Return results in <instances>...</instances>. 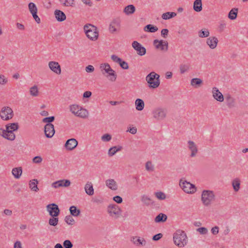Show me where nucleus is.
Instances as JSON below:
<instances>
[{
    "mask_svg": "<svg viewBox=\"0 0 248 248\" xmlns=\"http://www.w3.org/2000/svg\"><path fill=\"white\" fill-rule=\"evenodd\" d=\"M173 242L175 245L180 248L184 247L187 243V237L185 232L181 230H178L173 234Z\"/></svg>",
    "mask_w": 248,
    "mask_h": 248,
    "instance_id": "nucleus-1",
    "label": "nucleus"
},
{
    "mask_svg": "<svg viewBox=\"0 0 248 248\" xmlns=\"http://www.w3.org/2000/svg\"><path fill=\"white\" fill-rule=\"evenodd\" d=\"M160 76L155 72L149 73L146 77V80L150 88L155 89L160 85Z\"/></svg>",
    "mask_w": 248,
    "mask_h": 248,
    "instance_id": "nucleus-2",
    "label": "nucleus"
},
{
    "mask_svg": "<svg viewBox=\"0 0 248 248\" xmlns=\"http://www.w3.org/2000/svg\"><path fill=\"white\" fill-rule=\"evenodd\" d=\"M84 30L87 37L92 41H95L98 38V32L97 28L90 24L84 26Z\"/></svg>",
    "mask_w": 248,
    "mask_h": 248,
    "instance_id": "nucleus-3",
    "label": "nucleus"
},
{
    "mask_svg": "<svg viewBox=\"0 0 248 248\" xmlns=\"http://www.w3.org/2000/svg\"><path fill=\"white\" fill-rule=\"evenodd\" d=\"M14 116V112L12 109L8 106L2 107L0 111V118L3 121H8Z\"/></svg>",
    "mask_w": 248,
    "mask_h": 248,
    "instance_id": "nucleus-4",
    "label": "nucleus"
},
{
    "mask_svg": "<svg viewBox=\"0 0 248 248\" xmlns=\"http://www.w3.org/2000/svg\"><path fill=\"white\" fill-rule=\"evenodd\" d=\"M213 192L210 190H203L202 195V201L205 206H208L214 199Z\"/></svg>",
    "mask_w": 248,
    "mask_h": 248,
    "instance_id": "nucleus-5",
    "label": "nucleus"
},
{
    "mask_svg": "<svg viewBox=\"0 0 248 248\" xmlns=\"http://www.w3.org/2000/svg\"><path fill=\"white\" fill-rule=\"evenodd\" d=\"M109 215L114 218H118L121 214V210L116 204H110L108 207Z\"/></svg>",
    "mask_w": 248,
    "mask_h": 248,
    "instance_id": "nucleus-6",
    "label": "nucleus"
},
{
    "mask_svg": "<svg viewBox=\"0 0 248 248\" xmlns=\"http://www.w3.org/2000/svg\"><path fill=\"white\" fill-rule=\"evenodd\" d=\"M179 185L183 190L187 193H194L196 190V188L194 185L186 181L182 182L181 180Z\"/></svg>",
    "mask_w": 248,
    "mask_h": 248,
    "instance_id": "nucleus-7",
    "label": "nucleus"
},
{
    "mask_svg": "<svg viewBox=\"0 0 248 248\" xmlns=\"http://www.w3.org/2000/svg\"><path fill=\"white\" fill-rule=\"evenodd\" d=\"M121 27L120 21L118 19H113L109 26V31L111 33H117L119 32Z\"/></svg>",
    "mask_w": 248,
    "mask_h": 248,
    "instance_id": "nucleus-8",
    "label": "nucleus"
},
{
    "mask_svg": "<svg viewBox=\"0 0 248 248\" xmlns=\"http://www.w3.org/2000/svg\"><path fill=\"white\" fill-rule=\"evenodd\" d=\"M46 209L49 214L52 217H58L60 212L58 206L55 203H51L46 206Z\"/></svg>",
    "mask_w": 248,
    "mask_h": 248,
    "instance_id": "nucleus-9",
    "label": "nucleus"
},
{
    "mask_svg": "<svg viewBox=\"0 0 248 248\" xmlns=\"http://www.w3.org/2000/svg\"><path fill=\"white\" fill-rule=\"evenodd\" d=\"M44 132L46 138H52L55 133L54 125L52 124H46L44 127Z\"/></svg>",
    "mask_w": 248,
    "mask_h": 248,
    "instance_id": "nucleus-10",
    "label": "nucleus"
},
{
    "mask_svg": "<svg viewBox=\"0 0 248 248\" xmlns=\"http://www.w3.org/2000/svg\"><path fill=\"white\" fill-rule=\"evenodd\" d=\"M132 45V47L137 51L138 55L143 56L146 54V48L137 41H134Z\"/></svg>",
    "mask_w": 248,
    "mask_h": 248,
    "instance_id": "nucleus-11",
    "label": "nucleus"
},
{
    "mask_svg": "<svg viewBox=\"0 0 248 248\" xmlns=\"http://www.w3.org/2000/svg\"><path fill=\"white\" fill-rule=\"evenodd\" d=\"M48 67L54 73L60 75L61 74V66L58 62L51 61L48 63Z\"/></svg>",
    "mask_w": 248,
    "mask_h": 248,
    "instance_id": "nucleus-12",
    "label": "nucleus"
},
{
    "mask_svg": "<svg viewBox=\"0 0 248 248\" xmlns=\"http://www.w3.org/2000/svg\"><path fill=\"white\" fill-rule=\"evenodd\" d=\"M154 117L157 120H162L166 116V112L165 109L158 108L153 111Z\"/></svg>",
    "mask_w": 248,
    "mask_h": 248,
    "instance_id": "nucleus-13",
    "label": "nucleus"
},
{
    "mask_svg": "<svg viewBox=\"0 0 248 248\" xmlns=\"http://www.w3.org/2000/svg\"><path fill=\"white\" fill-rule=\"evenodd\" d=\"M154 45L156 48L160 49L162 50H168V43L167 41H163V40L158 41L155 39L154 41Z\"/></svg>",
    "mask_w": 248,
    "mask_h": 248,
    "instance_id": "nucleus-14",
    "label": "nucleus"
},
{
    "mask_svg": "<svg viewBox=\"0 0 248 248\" xmlns=\"http://www.w3.org/2000/svg\"><path fill=\"white\" fill-rule=\"evenodd\" d=\"M70 184L71 182L69 180L63 179L53 183L52 186L55 188L62 186L67 187L70 186Z\"/></svg>",
    "mask_w": 248,
    "mask_h": 248,
    "instance_id": "nucleus-15",
    "label": "nucleus"
},
{
    "mask_svg": "<svg viewBox=\"0 0 248 248\" xmlns=\"http://www.w3.org/2000/svg\"><path fill=\"white\" fill-rule=\"evenodd\" d=\"M78 141L75 139L68 140L65 144V147L68 150H72L78 145Z\"/></svg>",
    "mask_w": 248,
    "mask_h": 248,
    "instance_id": "nucleus-16",
    "label": "nucleus"
},
{
    "mask_svg": "<svg viewBox=\"0 0 248 248\" xmlns=\"http://www.w3.org/2000/svg\"><path fill=\"white\" fill-rule=\"evenodd\" d=\"M213 96L214 98L219 102H222L224 100V97L221 93L216 87H214L212 89Z\"/></svg>",
    "mask_w": 248,
    "mask_h": 248,
    "instance_id": "nucleus-17",
    "label": "nucleus"
},
{
    "mask_svg": "<svg viewBox=\"0 0 248 248\" xmlns=\"http://www.w3.org/2000/svg\"><path fill=\"white\" fill-rule=\"evenodd\" d=\"M218 39L216 37L211 36L207 38L206 43L211 49H214L216 47L218 43Z\"/></svg>",
    "mask_w": 248,
    "mask_h": 248,
    "instance_id": "nucleus-18",
    "label": "nucleus"
},
{
    "mask_svg": "<svg viewBox=\"0 0 248 248\" xmlns=\"http://www.w3.org/2000/svg\"><path fill=\"white\" fill-rule=\"evenodd\" d=\"M54 15L55 18L59 22L63 21L66 19V15L62 11L60 10H56L54 11Z\"/></svg>",
    "mask_w": 248,
    "mask_h": 248,
    "instance_id": "nucleus-19",
    "label": "nucleus"
},
{
    "mask_svg": "<svg viewBox=\"0 0 248 248\" xmlns=\"http://www.w3.org/2000/svg\"><path fill=\"white\" fill-rule=\"evenodd\" d=\"M188 143L189 144V149L191 151V154L190 155L191 157H194L196 155L198 152L197 146L193 141L191 140L188 141Z\"/></svg>",
    "mask_w": 248,
    "mask_h": 248,
    "instance_id": "nucleus-20",
    "label": "nucleus"
},
{
    "mask_svg": "<svg viewBox=\"0 0 248 248\" xmlns=\"http://www.w3.org/2000/svg\"><path fill=\"white\" fill-rule=\"evenodd\" d=\"M12 173L15 178L18 179L22 174V169L21 167L13 168Z\"/></svg>",
    "mask_w": 248,
    "mask_h": 248,
    "instance_id": "nucleus-21",
    "label": "nucleus"
},
{
    "mask_svg": "<svg viewBox=\"0 0 248 248\" xmlns=\"http://www.w3.org/2000/svg\"><path fill=\"white\" fill-rule=\"evenodd\" d=\"M132 241L137 246H145L146 244V242L144 238L140 239L137 236L133 237Z\"/></svg>",
    "mask_w": 248,
    "mask_h": 248,
    "instance_id": "nucleus-22",
    "label": "nucleus"
},
{
    "mask_svg": "<svg viewBox=\"0 0 248 248\" xmlns=\"http://www.w3.org/2000/svg\"><path fill=\"white\" fill-rule=\"evenodd\" d=\"M106 183V185L111 189L115 190L117 189V185L113 179L107 180Z\"/></svg>",
    "mask_w": 248,
    "mask_h": 248,
    "instance_id": "nucleus-23",
    "label": "nucleus"
},
{
    "mask_svg": "<svg viewBox=\"0 0 248 248\" xmlns=\"http://www.w3.org/2000/svg\"><path fill=\"white\" fill-rule=\"evenodd\" d=\"M238 9L237 8H234L231 10L228 14V17L231 20H234L236 18Z\"/></svg>",
    "mask_w": 248,
    "mask_h": 248,
    "instance_id": "nucleus-24",
    "label": "nucleus"
},
{
    "mask_svg": "<svg viewBox=\"0 0 248 248\" xmlns=\"http://www.w3.org/2000/svg\"><path fill=\"white\" fill-rule=\"evenodd\" d=\"M85 190L86 193L90 196L93 195L94 193L93 186L91 182H88L86 184L85 186Z\"/></svg>",
    "mask_w": 248,
    "mask_h": 248,
    "instance_id": "nucleus-25",
    "label": "nucleus"
},
{
    "mask_svg": "<svg viewBox=\"0 0 248 248\" xmlns=\"http://www.w3.org/2000/svg\"><path fill=\"white\" fill-rule=\"evenodd\" d=\"M136 108L139 111L143 110L144 107V101L141 99H137L135 101Z\"/></svg>",
    "mask_w": 248,
    "mask_h": 248,
    "instance_id": "nucleus-26",
    "label": "nucleus"
},
{
    "mask_svg": "<svg viewBox=\"0 0 248 248\" xmlns=\"http://www.w3.org/2000/svg\"><path fill=\"white\" fill-rule=\"evenodd\" d=\"M60 3L65 7H74L75 6V0H59Z\"/></svg>",
    "mask_w": 248,
    "mask_h": 248,
    "instance_id": "nucleus-27",
    "label": "nucleus"
},
{
    "mask_svg": "<svg viewBox=\"0 0 248 248\" xmlns=\"http://www.w3.org/2000/svg\"><path fill=\"white\" fill-rule=\"evenodd\" d=\"M193 9L197 12H201L202 10V0H196L194 2Z\"/></svg>",
    "mask_w": 248,
    "mask_h": 248,
    "instance_id": "nucleus-28",
    "label": "nucleus"
},
{
    "mask_svg": "<svg viewBox=\"0 0 248 248\" xmlns=\"http://www.w3.org/2000/svg\"><path fill=\"white\" fill-rule=\"evenodd\" d=\"M38 181L37 179H33L32 181H30L29 183L30 187L31 190L37 192L39 190V188L37 186Z\"/></svg>",
    "mask_w": 248,
    "mask_h": 248,
    "instance_id": "nucleus-29",
    "label": "nucleus"
},
{
    "mask_svg": "<svg viewBox=\"0 0 248 248\" xmlns=\"http://www.w3.org/2000/svg\"><path fill=\"white\" fill-rule=\"evenodd\" d=\"M88 115L89 113L87 110L81 107L76 116L82 118H86Z\"/></svg>",
    "mask_w": 248,
    "mask_h": 248,
    "instance_id": "nucleus-30",
    "label": "nucleus"
},
{
    "mask_svg": "<svg viewBox=\"0 0 248 248\" xmlns=\"http://www.w3.org/2000/svg\"><path fill=\"white\" fill-rule=\"evenodd\" d=\"M202 83V81L201 79L199 78H194L191 80V86L196 88L200 87Z\"/></svg>",
    "mask_w": 248,
    "mask_h": 248,
    "instance_id": "nucleus-31",
    "label": "nucleus"
},
{
    "mask_svg": "<svg viewBox=\"0 0 248 248\" xmlns=\"http://www.w3.org/2000/svg\"><path fill=\"white\" fill-rule=\"evenodd\" d=\"M144 30L147 32H155L158 30V28L152 24H148L144 27Z\"/></svg>",
    "mask_w": 248,
    "mask_h": 248,
    "instance_id": "nucleus-32",
    "label": "nucleus"
},
{
    "mask_svg": "<svg viewBox=\"0 0 248 248\" xmlns=\"http://www.w3.org/2000/svg\"><path fill=\"white\" fill-rule=\"evenodd\" d=\"M14 132V131L7 130L6 128V139L9 140H14L16 138V136Z\"/></svg>",
    "mask_w": 248,
    "mask_h": 248,
    "instance_id": "nucleus-33",
    "label": "nucleus"
},
{
    "mask_svg": "<svg viewBox=\"0 0 248 248\" xmlns=\"http://www.w3.org/2000/svg\"><path fill=\"white\" fill-rule=\"evenodd\" d=\"M167 219V216L163 213H160L157 215L155 219L156 222H163L166 221Z\"/></svg>",
    "mask_w": 248,
    "mask_h": 248,
    "instance_id": "nucleus-34",
    "label": "nucleus"
},
{
    "mask_svg": "<svg viewBox=\"0 0 248 248\" xmlns=\"http://www.w3.org/2000/svg\"><path fill=\"white\" fill-rule=\"evenodd\" d=\"M135 11V7L133 5H129L126 6L124 9V12L126 15H130L134 13Z\"/></svg>",
    "mask_w": 248,
    "mask_h": 248,
    "instance_id": "nucleus-35",
    "label": "nucleus"
},
{
    "mask_svg": "<svg viewBox=\"0 0 248 248\" xmlns=\"http://www.w3.org/2000/svg\"><path fill=\"white\" fill-rule=\"evenodd\" d=\"M209 31L206 28H204L200 30L198 32V35L200 37L205 38L209 35Z\"/></svg>",
    "mask_w": 248,
    "mask_h": 248,
    "instance_id": "nucleus-36",
    "label": "nucleus"
},
{
    "mask_svg": "<svg viewBox=\"0 0 248 248\" xmlns=\"http://www.w3.org/2000/svg\"><path fill=\"white\" fill-rule=\"evenodd\" d=\"M69 211L71 215L75 217L78 216L80 213V210L77 209L75 206H71L69 208Z\"/></svg>",
    "mask_w": 248,
    "mask_h": 248,
    "instance_id": "nucleus-37",
    "label": "nucleus"
},
{
    "mask_svg": "<svg viewBox=\"0 0 248 248\" xmlns=\"http://www.w3.org/2000/svg\"><path fill=\"white\" fill-rule=\"evenodd\" d=\"M19 128L18 123H11L6 125L7 130H11L12 131H16Z\"/></svg>",
    "mask_w": 248,
    "mask_h": 248,
    "instance_id": "nucleus-38",
    "label": "nucleus"
},
{
    "mask_svg": "<svg viewBox=\"0 0 248 248\" xmlns=\"http://www.w3.org/2000/svg\"><path fill=\"white\" fill-rule=\"evenodd\" d=\"M122 147L121 146H114L110 148L108 151V155L109 156H112L114 155L117 152L120 151L122 149Z\"/></svg>",
    "mask_w": 248,
    "mask_h": 248,
    "instance_id": "nucleus-39",
    "label": "nucleus"
},
{
    "mask_svg": "<svg viewBox=\"0 0 248 248\" xmlns=\"http://www.w3.org/2000/svg\"><path fill=\"white\" fill-rule=\"evenodd\" d=\"M176 16V13L174 12H167L165 13H164L162 15V18L163 19H169L170 18H171L172 17H173Z\"/></svg>",
    "mask_w": 248,
    "mask_h": 248,
    "instance_id": "nucleus-40",
    "label": "nucleus"
},
{
    "mask_svg": "<svg viewBox=\"0 0 248 248\" xmlns=\"http://www.w3.org/2000/svg\"><path fill=\"white\" fill-rule=\"evenodd\" d=\"M232 185L235 191H238L240 188V181L239 179L236 178L233 180Z\"/></svg>",
    "mask_w": 248,
    "mask_h": 248,
    "instance_id": "nucleus-41",
    "label": "nucleus"
},
{
    "mask_svg": "<svg viewBox=\"0 0 248 248\" xmlns=\"http://www.w3.org/2000/svg\"><path fill=\"white\" fill-rule=\"evenodd\" d=\"M100 69H101V71H102L104 70L106 73L107 72H112V68L110 67L109 64L106 63L104 64H101L100 65Z\"/></svg>",
    "mask_w": 248,
    "mask_h": 248,
    "instance_id": "nucleus-42",
    "label": "nucleus"
},
{
    "mask_svg": "<svg viewBox=\"0 0 248 248\" xmlns=\"http://www.w3.org/2000/svg\"><path fill=\"white\" fill-rule=\"evenodd\" d=\"M38 90L37 86L36 85H34L33 87H31L30 89V94L32 96H37L38 95Z\"/></svg>",
    "mask_w": 248,
    "mask_h": 248,
    "instance_id": "nucleus-43",
    "label": "nucleus"
},
{
    "mask_svg": "<svg viewBox=\"0 0 248 248\" xmlns=\"http://www.w3.org/2000/svg\"><path fill=\"white\" fill-rule=\"evenodd\" d=\"M226 100L227 103V105L229 108H232L234 106V99L230 96L228 95L226 97Z\"/></svg>",
    "mask_w": 248,
    "mask_h": 248,
    "instance_id": "nucleus-44",
    "label": "nucleus"
},
{
    "mask_svg": "<svg viewBox=\"0 0 248 248\" xmlns=\"http://www.w3.org/2000/svg\"><path fill=\"white\" fill-rule=\"evenodd\" d=\"M28 6L29 11L31 14L37 12V8L34 3H29Z\"/></svg>",
    "mask_w": 248,
    "mask_h": 248,
    "instance_id": "nucleus-45",
    "label": "nucleus"
},
{
    "mask_svg": "<svg viewBox=\"0 0 248 248\" xmlns=\"http://www.w3.org/2000/svg\"><path fill=\"white\" fill-rule=\"evenodd\" d=\"M80 108L78 105H72L70 106V111L75 115H77Z\"/></svg>",
    "mask_w": 248,
    "mask_h": 248,
    "instance_id": "nucleus-46",
    "label": "nucleus"
},
{
    "mask_svg": "<svg viewBox=\"0 0 248 248\" xmlns=\"http://www.w3.org/2000/svg\"><path fill=\"white\" fill-rule=\"evenodd\" d=\"M106 73L108 74L107 77H110V80H111V81H115L116 80L117 75L116 74L115 71L113 69H112V72H107Z\"/></svg>",
    "mask_w": 248,
    "mask_h": 248,
    "instance_id": "nucleus-47",
    "label": "nucleus"
},
{
    "mask_svg": "<svg viewBox=\"0 0 248 248\" xmlns=\"http://www.w3.org/2000/svg\"><path fill=\"white\" fill-rule=\"evenodd\" d=\"M59 219L58 217H52L49 219L48 223L51 226H55L58 224Z\"/></svg>",
    "mask_w": 248,
    "mask_h": 248,
    "instance_id": "nucleus-48",
    "label": "nucleus"
},
{
    "mask_svg": "<svg viewBox=\"0 0 248 248\" xmlns=\"http://www.w3.org/2000/svg\"><path fill=\"white\" fill-rule=\"evenodd\" d=\"M65 221L69 225H73L74 223V219L70 215L65 217Z\"/></svg>",
    "mask_w": 248,
    "mask_h": 248,
    "instance_id": "nucleus-49",
    "label": "nucleus"
},
{
    "mask_svg": "<svg viewBox=\"0 0 248 248\" xmlns=\"http://www.w3.org/2000/svg\"><path fill=\"white\" fill-rule=\"evenodd\" d=\"M189 68L188 64H181L180 66V70L181 74L184 73Z\"/></svg>",
    "mask_w": 248,
    "mask_h": 248,
    "instance_id": "nucleus-50",
    "label": "nucleus"
},
{
    "mask_svg": "<svg viewBox=\"0 0 248 248\" xmlns=\"http://www.w3.org/2000/svg\"><path fill=\"white\" fill-rule=\"evenodd\" d=\"M55 120L54 116H50L48 117H45L42 120V122L43 123L51 124L52 122H53Z\"/></svg>",
    "mask_w": 248,
    "mask_h": 248,
    "instance_id": "nucleus-51",
    "label": "nucleus"
},
{
    "mask_svg": "<svg viewBox=\"0 0 248 248\" xmlns=\"http://www.w3.org/2000/svg\"><path fill=\"white\" fill-rule=\"evenodd\" d=\"M64 248H72L73 245L72 242L69 240H65L63 243Z\"/></svg>",
    "mask_w": 248,
    "mask_h": 248,
    "instance_id": "nucleus-52",
    "label": "nucleus"
},
{
    "mask_svg": "<svg viewBox=\"0 0 248 248\" xmlns=\"http://www.w3.org/2000/svg\"><path fill=\"white\" fill-rule=\"evenodd\" d=\"M155 196L159 200H164L166 198L165 194L162 192H157L155 193Z\"/></svg>",
    "mask_w": 248,
    "mask_h": 248,
    "instance_id": "nucleus-53",
    "label": "nucleus"
},
{
    "mask_svg": "<svg viewBox=\"0 0 248 248\" xmlns=\"http://www.w3.org/2000/svg\"><path fill=\"white\" fill-rule=\"evenodd\" d=\"M119 64H120V66L124 69H128V63L124 62V61H123L121 60V62H120L119 63Z\"/></svg>",
    "mask_w": 248,
    "mask_h": 248,
    "instance_id": "nucleus-54",
    "label": "nucleus"
},
{
    "mask_svg": "<svg viewBox=\"0 0 248 248\" xmlns=\"http://www.w3.org/2000/svg\"><path fill=\"white\" fill-rule=\"evenodd\" d=\"M146 169L148 171H153L154 170L153 166L151 162L148 161L146 163Z\"/></svg>",
    "mask_w": 248,
    "mask_h": 248,
    "instance_id": "nucleus-55",
    "label": "nucleus"
},
{
    "mask_svg": "<svg viewBox=\"0 0 248 248\" xmlns=\"http://www.w3.org/2000/svg\"><path fill=\"white\" fill-rule=\"evenodd\" d=\"M101 139L103 141H108L111 140V137L110 135H109L108 134H106L104 135L102 137Z\"/></svg>",
    "mask_w": 248,
    "mask_h": 248,
    "instance_id": "nucleus-56",
    "label": "nucleus"
},
{
    "mask_svg": "<svg viewBox=\"0 0 248 248\" xmlns=\"http://www.w3.org/2000/svg\"><path fill=\"white\" fill-rule=\"evenodd\" d=\"M197 231L199 232L201 234H204L207 233V229L204 227H201L197 229Z\"/></svg>",
    "mask_w": 248,
    "mask_h": 248,
    "instance_id": "nucleus-57",
    "label": "nucleus"
},
{
    "mask_svg": "<svg viewBox=\"0 0 248 248\" xmlns=\"http://www.w3.org/2000/svg\"><path fill=\"white\" fill-rule=\"evenodd\" d=\"M111 59L113 61L118 63L121 62V59L119 58L117 56L115 55H111Z\"/></svg>",
    "mask_w": 248,
    "mask_h": 248,
    "instance_id": "nucleus-58",
    "label": "nucleus"
},
{
    "mask_svg": "<svg viewBox=\"0 0 248 248\" xmlns=\"http://www.w3.org/2000/svg\"><path fill=\"white\" fill-rule=\"evenodd\" d=\"M32 161L35 163H39L42 162V158L40 156H36L33 158Z\"/></svg>",
    "mask_w": 248,
    "mask_h": 248,
    "instance_id": "nucleus-59",
    "label": "nucleus"
},
{
    "mask_svg": "<svg viewBox=\"0 0 248 248\" xmlns=\"http://www.w3.org/2000/svg\"><path fill=\"white\" fill-rule=\"evenodd\" d=\"M163 236V234L161 233H158L153 236V240L154 241H158L161 239Z\"/></svg>",
    "mask_w": 248,
    "mask_h": 248,
    "instance_id": "nucleus-60",
    "label": "nucleus"
},
{
    "mask_svg": "<svg viewBox=\"0 0 248 248\" xmlns=\"http://www.w3.org/2000/svg\"><path fill=\"white\" fill-rule=\"evenodd\" d=\"M113 200L118 203H121L123 202L122 198L119 196H114L113 198Z\"/></svg>",
    "mask_w": 248,
    "mask_h": 248,
    "instance_id": "nucleus-61",
    "label": "nucleus"
},
{
    "mask_svg": "<svg viewBox=\"0 0 248 248\" xmlns=\"http://www.w3.org/2000/svg\"><path fill=\"white\" fill-rule=\"evenodd\" d=\"M7 82V80L5 78L3 75H0V84L4 85Z\"/></svg>",
    "mask_w": 248,
    "mask_h": 248,
    "instance_id": "nucleus-62",
    "label": "nucleus"
},
{
    "mask_svg": "<svg viewBox=\"0 0 248 248\" xmlns=\"http://www.w3.org/2000/svg\"><path fill=\"white\" fill-rule=\"evenodd\" d=\"M86 71L88 73H91L94 71V68L93 65H89L86 67Z\"/></svg>",
    "mask_w": 248,
    "mask_h": 248,
    "instance_id": "nucleus-63",
    "label": "nucleus"
},
{
    "mask_svg": "<svg viewBox=\"0 0 248 248\" xmlns=\"http://www.w3.org/2000/svg\"><path fill=\"white\" fill-rule=\"evenodd\" d=\"M161 33V35L164 38H166V37L168 35V33H169V30L167 29H163V30H162Z\"/></svg>",
    "mask_w": 248,
    "mask_h": 248,
    "instance_id": "nucleus-64",
    "label": "nucleus"
}]
</instances>
